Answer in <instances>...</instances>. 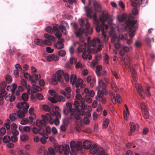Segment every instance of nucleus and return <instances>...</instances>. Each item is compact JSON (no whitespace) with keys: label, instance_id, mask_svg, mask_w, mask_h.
<instances>
[{"label":"nucleus","instance_id":"6e6552de","mask_svg":"<svg viewBox=\"0 0 155 155\" xmlns=\"http://www.w3.org/2000/svg\"><path fill=\"white\" fill-rule=\"evenodd\" d=\"M31 89H28L27 92L29 94H31L32 98L39 99V86L36 85H33Z\"/></svg>","mask_w":155,"mask_h":155},{"label":"nucleus","instance_id":"cd10ccee","mask_svg":"<svg viewBox=\"0 0 155 155\" xmlns=\"http://www.w3.org/2000/svg\"><path fill=\"white\" fill-rule=\"evenodd\" d=\"M127 17V15L125 14H123L122 15H118L117 17V19L119 22L123 21Z\"/></svg>","mask_w":155,"mask_h":155},{"label":"nucleus","instance_id":"8fccbe9b","mask_svg":"<svg viewBox=\"0 0 155 155\" xmlns=\"http://www.w3.org/2000/svg\"><path fill=\"white\" fill-rule=\"evenodd\" d=\"M20 83L22 85L24 86L26 88L27 87L28 85L27 81L25 80L24 79H21L20 81Z\"/></svg>","mask_w":155,"mask_h":155},{"label":"nucleus","instance_id":"5fc2aeb1","mask_svg":"<svg viewBox=\"0 0 155 155\" xmlns=\"http://www.w3.org/2000/svg\"><path fill=\"white\" fill-rule=\"evenodd\" d=\"M57 98L58 101L64 102L65 101V98L62 96H58Z\"/></svg>","mask_w":155,"mask_h":155},{"label":"nucleus","instance_id":"bf43d9fd","mask_svg":"<svg viewBox=\"0 0 155 155\" xmlns=\"http://www.w3.org/2000/svg\"><path fill=\"white\" fill-rule=\"evenodd\" d=\"M111 87L115 92H116L118 89L117 86L114 82L111 83Z\"/></svg>","mask_w":155,"mask_h":155},{"label":"nucleus","instance_id":"ea45409f","mask_svg":"<svg viewBox=\"0 0 155 155\" xmlns=\"http://www.w3.org/2000/svg\"><path fill=\"white\" fill-rule=\"evenodd\" d=\"M10 137L8 136H5L3 138V140L4 143H7L11 140Z\"/></svg>","mask_w":155,"mask_h":155},{"label":"nucleus","instance_id":"58836bf2","mask_svg":"<svg viewBox=\"0 0 155 155\" xmlns=\"http://www.w3.org/2000/svg\"><path fill=\"white\" fill-rule=\"evenodd\" d=\"M7 92L4 88H1L0 89V96L3 97L7 94Z\"/></svg>","mask_w":155,"mask_h":155},{"label":"nucleus","instance_id":"e2e57ef3","mask_svg":"<svg viewBox=\"0 0 155 155\" xmlns=\"http://www.w3.org/2000/svg\"><path fill=\"white\" fill-rule=\"evenodd\" d=\"M24 76L25 78L27 79H29V80L30 79L31 77V75H30V74H29L28 73L26 72L24 74Z\"/></svg>","mask_w":155,"mask_h":155},{"label":"nucleus","instance_id":"f3484780","mask_svg":"<svg viewBox=\"0 0 155 155\" xmlns=\"http://www.w3.org/2000/svg\"><path fill=\"white\" fill-rule=\"evenodd\" d=\"M129 126L130 127V131L129 132L128 135H131L132 133L134 132L135 130L138 128V125L137 124H135L132 122L130 123Z\"/></svg>","mask_w":155,"mask_h":155},{"label":"nucleus","instance_id":"393cba45","mask_svg":"<svg viewBox=\"0 0 155 155\" xmlns=\"http://www.w3.org/2000/svg\"><path fill=\"white\" fill-rule=\"evenodd\" d=\"M99 86L97 87L96 89L97 90L100 89V87L102 88H105L107 87V85L103 81L101 80H100L98 82Z\"/></svg>","mask_w":155,"mask_h":155},{"label":"nucleus","instance_id":"603ef678","mask_svg":"<svg viewBox=\"0 0 155 155\" xmlns=\"http://www.w3.org/2000/svg\"><path fill=\"white\" fill-rule=\"evenodd\" d=\"M32 116H29L28 118H27L28 124H31L33 122L34 119H35Z\"/></svg>","mask_w":155,"mask_h":155},{"label":"nucleus","instance_id":"ddd939ff","mask_svg":"<svg viewBox=\"0 0 155 155\" xmlns=\"http://www.w3.org/2000/svg\"><path fill=\"white\" fill-rule=\"evenodd\" d=\"M65 90L66 91L61 90L60 91V92L62 94L64 95L66 98L70 99L71 97L70 93L71 91V88L70 87H67L65 88Z\"/></svg>","mask_w":155,"mask_h":155},{"label":"nucleus","instance_id":"7ed1b4c3","mask_svg":"<svg viewBox=\"0 0 155 155\" xmlns=\"http://www.w3.org/2000/svg\"><path fill=\"white\" fill-rule=\"evenodd\" d=\"M63 76L66 81L69 80V76L67 73L64 74L63 71L59 70L57 72L56 74L53 75L51 79L52 84L54 85L57 84L58 81L62 83L63 82Z\"/></svg>","mask_w":155,"mask_h":155},{"label":"nucleus","instance_id":"4d7b16f0","mask_svg":"<svg viewBox=\"0 0 155 155\" xmlns=\"http://www.w3.org/2000/svg\"><path fill=\"white\" fill-rule=\"evenodd\" d=\"M85 100L86 102L89 103H90L92 102V98L88 95L85 96Z\"/></svg>","mask_w":155,"mask_h":155},{"label":"nucleus","instance_id":"7c9ffc66","mask_svg":"<svg viewBox=\"0 0 155 155\" xmlns=\"http://www.w3.org/2000/svg\"><path fill=\"white\" fill-rule=\"evenodd\" d=\"M136 87L137 91L139 93V94L141 96V97L144 98V97L142 95V94L143 93V91L142 88L141 86L140 85H138V86H136Z\"/></svg>","mask_w":155,"mask_h":155},{"label":"nucleus","instance_id":"4468645a","mask_svg":"<svg viewBox=\"0 0 155 155\" xmlns=\"http://www.w3.org/2000/svg\"><path fill=\"white\" fill-rule=\"evenodd\" d=\"M134 1H132L131 5L134 7L141 5L142 6H144L147 4L146 0H134Z\"/></svg>","mask_w":155,"mask_h":155},{"label":"nucleus","instance_id":"774afa93","mask_svg":"<svg viewBox=\"0 0 155 155\" xmlns=\"http://www.w3.org/2000/svg\"><path fill=\"white\" fill-rule=\"evenodd\" d=\"M6 83L5 81H3L0 84V87L1 88L4 89V88L6 87Z\"/></svg>","mask_w":155,"mask_h":155},{"label":"nucleus","instance_id":"39448f33","mask_svg":"<svg viewBox=\"0 0 155 155\" xmlns=\"http://www.w3.org/2000/svg\"><path fill=\"white\" fill-rule=\"evenodd\" d=\"M70 146L71 149V155H76V150H81L82 148V144L81 143L79 142L76 143L74 140L71 141Z\"/></svg>","mask_w":155,"mask_h":155},{"label":"nucleus","instance_id":"4be33fe9","mask_svg":"<svg viewBox=\"0 0 155 155\" xmlns=\"http://www.w3.org/2000/svg\"><path fill=\"white\" fill-rule=\"evenodd\" d=\"M55 152L53 148L49 147L47 151H46L44 153V155H55Z\"/></svg>","mask_w":155,"mask_h":155},{"label":"nucleus","instance_id":"680f3d73","mask_svg":"<svg viewBox=\"0 0 155 155\" xmlns=\"http://www.w3.org/2000/svg\"><path fill=\"white\" fill-rule=\"evenodd\" d=\"M32 131L33 133L35 134L39 133V129L36 127H34L32 128Z\"/></svg>","mask_w":155,"mask_h":155},{"label":"nucleus","instance_id":"6e6d98bb","mask_svg":"<svg viewBox=\"0 0 155 155\" xmlns=\"http://www.w3.org/2000/svg\"><path fill=\"white\" fill-rule=\"evenodd\" d=\"M43 44L45 45L50 46L52 44L51 42L47 40H45L43 41Z\"/></svg>","mask_w":155,"mask_h":155},{"label":"nucleus","instance_id":"1a4fd4ad","mask_svg":"<svg viewBox=\"0 0 155 155\" xmlns=\"http://www.w3.org/2000/svg\"><path fill=\"white\" fill-rule=\"evenodd\" d=\"M91 154H94L97 153L98 155H107L104 151V150L102 148H99L98 146L96 145H93L91 147L90 150Z\"/></svg>","mask_w":155,"mask_h":155},{"label":"nucleus","instance_id":"a211bd4d","mask_svg":"<svg viewBox=\"0 0 155 155\" xmlns=\"http://www.w3.org/2000/svg\"><path fill=\"white\" fill-rule=\"evenodd\" d=\"M38 74H34L31 76L29 81H31L32 85H36V82L38 81Z\"/></svg>","mask_w":155,"mask_h":155},{"label":"nucleus","instance_id":"473e14b6","mask_svg":"<svg viewBox=\"0 0 155 155\" xmlns=\"http://www.w3.org/2000/svg\"><path fill=\"white\" fill-rule=\"evenodd\" d=\"M109 17L108 14L104 15L103 14L100 17V20L101 22L106 21Z\"/></svg>","mask_w":155,"mask_h":155},{"label":"nucleus","instance_id":"3c124183","mask_svg":"<svg viewBox=\"0 0 155 155\" xmlns=\"http://www.w3.org/2000/svg\"><path fill=\"white\" fill-rule=\"evenodd\" d=\"M28 112L30 114L32 115L35 118H36V114L34 113V108L31 107L29 109Z\"/></svg>","mask_w":155,"mask_h":155},{"label":"nucleus","instance_id":"6ab92c4d","mask_svg":"<svg viewBox=\"0 0 155 155\" xmlns=\"http://www.w3.org/2000/svg\"><path fill=\"white\" fill-rule=\"evenodd\" d=\"M64 39L61 38L57 42L55 43L54 44V46L55 48L58 49L62 48L64 47V45L63 43L64 41Z\"/></svg>","mask_w":155,"mask_h":155},{"label":"nucleus","instance_id":"9d476101","mask_svg":"<svg viewBox=\"0 0 155 155\" xmlns=\"http://www.w3.org/2000/svg\"><path fill=\"white\" fill-rule=\"evenodd\" d=\"M58 149L59 154H61L64 151L63 155H69L68 154L70 152V147L69 145H65L64 147L63 145L58 146Z\"/></svg>","mask_w":155,"mask_h":155},{"label":"nucleus","instance_id":"a18cd8bd","mask_svg":"<svg viewBox=\"0 0 155 155\" xmlns=\"http://www.w3.org/2000/svg\"><path fill=\"white\" fill-rule=\"evenodd\" d=\"M29 139L28 136L27 135H23L20 137L21 140L23 141H25Z\"/></svg>","mask_w":155,"mask_h":155},{"label":"nucleus","instance_id":"a878e982","mask_svg":"<svg viewBox=\"0 0 155 155\" xmlns=\"http://www.w3.org/2000/svg\"><path fill=\"white\" fill-rule=\"evenodd\" d=\"M48 113L50 114L51 117L55 115L56 117L55 119H58V120L61 117V114L59 112H55L53 111L51 112H50Z\"/></svg>","mask_w":155,"mask_h":155},{"label":"nucleus","instance_id":"dca6fc26","mask_svg":"<svg viewBox=\"0 0 155 155\" xmlns=\"http://www.w3.org/2000/svg\"><path fill=\"white\" fill-rule=\"evenodd\" d=\"M17 107L19 109H23V110H27L29 107V105L25 102L22 101L18 103L16 105Z\"/></svg>","mask_w":155,"mask_h":155},{"label":"nucleus","instance_id":"c03bdc74","mask_svg":"<svg viewBox=\"0 0 155 155\" xmlns=\"http://www.w3.org/2000/svg\"><path fill=\"white\" fill-rule=\"evenodd\" d=\"M22 99L25 101H27L28 98V95L27 93H24L21 96Z\"/></svg>","mask_w":155,"mask_h":155},{"label":"nucleus","instance_id":"412c9836","mask_svg":"<svg viewBox=\"0 0 155 155\" xmlns=\"http://www.w3.org/2000/svg\"><path fill=\"white\" fill-rule=\"evenodd\" d=\"M27 111V110H18L16 112L18 117L20 119L24 118L25 116V112Z\"/></svg>","mask_w":155,"mask_h":155},{"label":"nucleus","instance_id":"9b49d317","mask_svg":"<svg viewBox=\"0 0 155 155\" xmlns=\"http://www.w3.org/2000/svg\"><path fill=\"white\" fill-rule=\"evenodd\" d=\"M39 127V134L42 135V137L39 139L41 142L43 144L46 143L47 141L46 139L48 138V134L45 133V129L43 128V127Z\"/></svg>","mask_w":155,"mask_h":155},{"label":"nucleus","instance_id":"72a5a7b5","mask_svg":"<svg viewBox=\"0 0 155 155\" xmlns=\"http://www.w3.org/2000/svg\"><path fill=\"white\" fill-rule=\"evenodd\" d=\"M97 92V96L96 97V99L98 101H100V98H102L104 96V94L102 93V91L99 90Z\"/></svg>","mask_w":155,"mask_h":155},{"label":"nucleus","instance_id":"f257e3e1","mask_svg":"<svg viewBox=\"0 0 155 155\" xmlns=\"http://www.w3.org/2000/svg\"><path fill=\"white\" fill-rule=\"evenodd\" d=\"M76 99L81 100L79 101H75L74 103L75 108H72V104L69 102L66 104V107L63 109L64 114L68 115L70 113V119L71 121L75 119L78 120L80 119V115H83L85 114L84 111L85 110L87 109V106L85 104V99L82 98L81 95L78 94L75 96Z\"/></svg>","mask_w":155,"mask_h":155},{"label":"nucleus","instance_id":"2f4dec72","mask_svg":"<svg viewBox=\"0 0 155 155\" xmlns=\"http://www.w3.org/2000/svg\"><path fill=\"white\" fill-rule=\"evenodd\" d=\"M44 36L45 38L48 39L51 42L55 41H56V38L48 34H45Z\"/></svg>","mask_w":155,"mask_h":155},{"label":"nucleus","instance_id":"f03ea898","mask_svg":"<svg viewBox=\"0 0 155 155\" xmlns=\"http://www.w3.org/2000/svg\"><path fill=\"white\" fill-rule=\"evenodd\" d=\"M90 39L89 38H88L87 43L85 42L86 39L84 38H80L81 43L79 45L77 50L78 53L83 52L82 55L83 58H91V53L95 54L102 49L100 40L99 38H94L90 41Z\"/></svg>","mask_w":155,"mask_h":155},{"label":"nucleus","instance_id":"423d86ee","mask_svg":"<svg viewBox=\"0 0 155 155\" xmlns=\"http://www.w3.org/2000/svg\"><path fill=\"white\" fill-rule=\"evenodd\" d=\"M120 59L121 61L124 62L126 68L129 69L130 70L131 73L132 77L134 79V81H137V79L136 78L137 74L136 71L135 69L131 66L129 59Z\"/></svg>","mask_w":155,"mask_h":155},{"label":"nucleus","instance_id":"b1692460","mask_svg":"<svg viewBox=\"0 0 155 155\" xmlns=\"http://www.w3.org/2000/svg\"><path fill=\"white\" fill-rule=\"evenodd\" d=\"M54 32L55 36L58 39H60L62 35L58 30V28L55 26L53 27Z\"/></svg>","mask_w":155,"mask_h":155},{"label":"nucleus","instance_id":"2eb2a0df","mask_svg":"<svg viewBox=\"0 0 155 155\" xmlns=\"http://www.w3.org/2000/svg\"><path fill=\"white\" fill-rule=\"evenodd\" d=\"M108 28V27L107 25H105L104 24H103L100 27V31L102 32V34L104 37V41H107L108 39V37H107L106 35L104 33V28L105 30H107Z\"/></svg>","mask_w":155,"mask_h":155},{"label":"nucleus","instance_id":"c9c22d12","mask_svg":"<svg viewBox=\"0 0 155 155\" xmlns=\"http://www.w3.org/2000/svg\"><path fill=\"white\" fill-rule=\"evenodd\" d=\"M87 7H85L84 9L86 12V15L88 17H91L92 16L91 13L92 10L91 8H88L87 9H86Z\"/></svg>","mask_w":155,"mask_h":155},{"label":"nucleus","instance_id":"a19ab883","mask_svg":"<svg viewBox=\"0 0 155 155\" xmlns=\"http://www.w3.org/2000/svg\"><path fill=\"white\" fill-rule=\"evenodd\" d=\"M31 130V128L30 127L28 126H25L22 127V132H25L28 133Z\"/></svg>","mask_w":155,"mask_h":155},{"label":"nucleus","instance_id":"79ce46f5","mask_svg":"<svg viewBox=\"0 0 155 155\" xmlns=\"http://www.w3.org/2000/svg\"><path fill=\"white\" fill-rule=\"evenodd\" d=\"M93 5L96 10L97 11H100L101 10L100 6L97 2H94Z\"/></svg>","mask_w":155,"mask_h":155},{"label":"nucleus","instance_id":"de8ad7c7","mask_svg":"<svg viewBox=\"0 0 155 155\" xmlns=\"http://www.w3.org/2000/svg\"><path fill=\"white\" fill-rule=\"evenodd\" d=\"M5 79L6 81L8 84L11 83L12 81V78L10 75H7L5 76Z\"/></svg>","mask_w":155,"mask_h":155},{"label":"nucleus","instance_id":"0eeeda50","mask_svg":"<svg viewBox=\"0 0 155 155\" xmlns=\"http://www.w3.org/2000/svg\"><path fill=\"white\" fill-rule=\"evenodd\" d=\"M136 20H132L130 18H129L127 21L126 27L128 28L130 31L131 32L129 34V36L130 38H133L134 35V31L135 30V28L134 26V25L136 23Z\"/></svg>","mask_w":155,"mask_h":155},{"label":"nucleus","instance_id":"37998d69","mask_svg":"<svg viewBox=\"0 0 155 155\" xmlns=\"http://www.w3.org/2000/svg\"><path fill=\"white\" fill-rule=\"evenodd\" d=\"M109 122V120L107 118L106 119L102 124L103 127L104 128H106L107 127Z\"/></svg>","mask_w":155,"mask_h":155},{"label":"nucleus","instance_id":"f704fd0d","mask_svg":"<svg viewBox=\"0 0 155 155\" xmlns=\"http://www.w3.org/2000/svg\"><path fill=\"white\" fill-rule=\"evenodd\" d=\"M9 118L11 120L15 121L17 119V114L15 113L11 114L9 115Z\"/></svg>","mask_w":155,"mask_h":155},{"label":"nucleus","instance_id":"052dcab7","mask_svg":"<svg viewBox=\"0 0 155 155\" xmlns=\"http://www.w3.org/2000/svg\"><path fill=\"white\" fill-rule=\"evenodd\" d=\"M58 54L61 57H63L66 54V52L64 50H61L58 51Z\"/></svg>","mask_w":155,"mask_h":155},{"label":"nucleus","instance_id":"0e129e2a","mask_svg":"<svg viewBox=\"0 0 155 155\" xmlns=\"http://www.w3.org/2000/svg\"><path fill=\"white\" fill-rule=\"evenodd\" d=\"M131 49L132 48L131 47H129L127 46H126L123 48V50L124 52H127Z\"/></svg>","mask_w":155,"mask_h":155},{"label":"nucleus","instance_id":"4c0bfd02","mask_svg":"<svg viewBox=\"0 0 155 155\" xmlns=\"http://www.w3.org/2000/svg\"><path fill=\"white\" fill-rule=\"evenodd\" d=\"M94 23L97 25L96 27V30L98 32H100V27L98 26L99 24V21L96 19H94Z\"/></svg>","mask_w":155,"mask_h":155},{"label":"nucleus","instance_id":"338daca9","mask_svg":"<svg viewBox=\"0 0 155 155\" xmlns=\"http://www.w3.org/2000/svg\"><path fill=\"white\" fill-rule=\"evenodd\" d=\"M49 94L52 96L54 97H56V94L55 91L52 90H49Z\"/></svg>","mask_w":155,"mask_h":155},{"label":"nucleus","instance_id":"bb28decb","mask_svg":"<svg viewBox=\"0 0 155 155\" xmlns=\"http://www.w3.org/2000/svg\"><path fill=\"white\" fill-rule=\"evenodd\" d=\"M91 142L88 140L84 141L83 143V146L84 148L87 149H89L91 147Z\"/></svg>","mask_w":155,"mask_h":155},{"label":"nucleus","instance_id":"f8f14e48","mask_svg":"<svg viewBox=\"0 0 155 155\" xmlns=\"http://www.w3.org/2000/svg\"><path fill=\"white\" fill-rule=\"evenodd\" d=\"M140 107L142 115L144 118L148 119L149 117V114L148 109L146 105L143 103L140 104Z\"/></svg>","mask_w":155,"mask_h":155},{"label":"nucleus","instance_id":"aec40b11","mask_svg":"<svg viewBox=\"0 0 155 155\" xmlns=\"http://www.w3.org/2000/svg\"><path fill=\"white\" fill-rule=\"evenodd\" d=\"M84 32V30L82 28H80L78 30H76L74 32L76 36L80 38V45L81 43L80 41V38H84V37L81 36V35Z\"/></svg>","mask_w":155,"mask_h":155},{"label":"nucleus","instance_id":"20e7f679","mask_svg":"<svg viewBox=\"0 0 155 155\" xmlns=\"http://www.w3.org/2000/svg\"><path fill=\"white\" fill-rule=\"evenodd\" d=\"M42 120H39V127H45L47 123L49 122L52 125L54 123L57 126L59 124V120L58 119H52L51 116L49 113H47L46 114H43L41 116Z\"/></svg>","mask_w":155,"mask_h":155},{"label":"nucleus","instance_id":"13d9d810","mask_svg":"<svg viewBox=\"0 0 155 155\" xmlns=\"http://www.w3.org/2000/svg\"><path fill=\"white\" fill-rule=\"evenodd\" d=\"M46 30L47 32L50 34L53 33L54 31L53 28L52 29L51 28L50 26L47 27Z\"/></svg>","mask_w":155,"mask_h":155},{"label":"nucleus","instance_id":"c756f323","mask_svg":"<svg viewBox=\"0 0 155 155\" xmlns=\"http://www.w3.org/2000/svg\"><path fill=\"white\" fill-rule=\"evenodd\" d=\"M5 99L7 101H9L11 102L14 101L15 99V97L12 94H9L5 97Z\"/></svg>","mask_w":155,"mask_h":155},{"label":"nucleus","instance_id":"49530a36","mask_svg":"<svg viewBox=\"0 0 155 155\" xmlns=\"http://www.w3.org/2000/svg\"><path fill=\"white\" fill-rule=\"evenodd\" d=\"M21 120L20 123L22 125H25L28 124L27 118H23Z\"/></svg>","mask_w":155,"mask_h":155},{"label":"nucleus","instance_id":"864d4df0","mask_svg":"<svg viewBox=\"0 0 155 155\" xmlns=\"http://www.w3.org/2000/svg\"><path fill=\"white\" fill-rule=\"evenodd\" d=\"M59 28L64 34H66L67 33V31L64 26L61 25L59 26Z\"/></svg>","mask_w":155,"mask_h":155},{"label":"nucleus","instance_id":"5701e85b","mask_svg":"<svg viewBox=\"0 0 155 155\" xmlns=\"http://www.w3.org/2000/svg\"><path fill=\"white\" fill-rule=\"evenodd\" d=\"M118 40V38L117 37L116 35H114V36H113V38L111 40L114 43L115 47L116 49H118L120 46V44L118 42L116 43H115L116 41H117Z\"/></svg>","mask_w":155,"mask_h":155},{"label":"nucleus","instance_id":"09e8293b","mask_svg":"<svg viewBox=\"0 0 155 155\" xmlns=\"http://www.w3.org/2000/svg\"><path fill=\"white\" fill-rule=\"evenodd\" d=\"M99 61V59H94L91 63V66L94 68L95 65L98 64Z\"/></svg>","mask_w":155,"mask_h":155},{"label":"nucleus","instance_id":"c85d7f7f","mask_svg":"<svg viewBox=\"0 0 155 155\" xmlns=\"http://www.w3.org/2000/svg\"><path fill=\"white\" fill-rule=\"evenodd\" d=\"M77 81V77L75 75L72 74L71 75L70 78L71 83L72 85L75 84Z\"/></svg>","mask_w":155,"mask_h":155},{"label":"nucleus","instance_id":"e433bc0d","mask_svg":"<svg viewBox=\"0 0 155 155\" xmlns=\"http://www.w3.org/2000/svg\"><path fill=\"white\" fill-rule=\"evenodd\" d=\"M83 81L81 79H78L75 84V86L77 88L79 87L81 84H83Z\"/></svg>","mask_w":155,"mask_h":155},{"label":"nucleus","instance_id":"69168bd1","mask_svg":"<svg viewBox=\"0 0 155 155\" xmlns=\"http://www.w3.org/2000/svg\"><path fill=\"white\" fill-rule=\"evenodd\" d=\"M115 97H116V100L117 101V102L119 104H120L121 103L120 101L121 100V98L120 96L118 94H117Z\"/></svg>","mask_w":155,"mask_h":155}]
</instances>
